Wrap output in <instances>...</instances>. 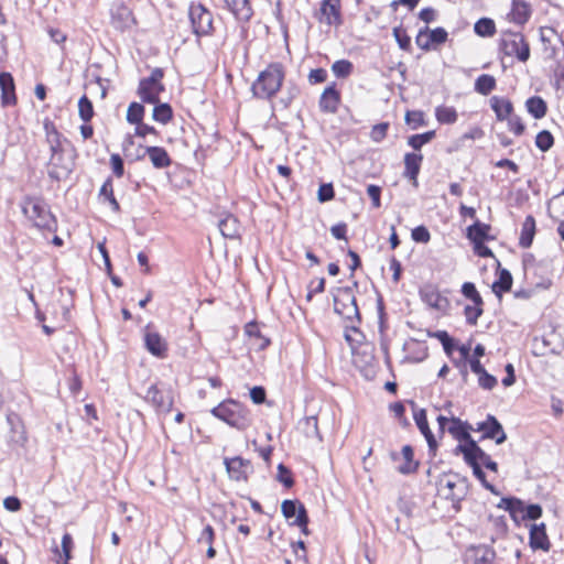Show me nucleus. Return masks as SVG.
<instances>
[{
	"label": "nucleus",
	"instance_id": "f257e3e1",
	"mask_svg": "<svg viewBox=\"0 0 564 564\" xmlns=\"http://www.w3.org/2000/svg\"><path fill=\"white\" fill-rule=\"evenodd\" d=\"M285 77L284 66L281 63H271L259 73L252 84L253 96L260 99H271L280 90Z\"/></svg>",
	"mask_w": 564,
	"mask_h": 564
},
{
	"label": "nucleus",
	"instance_id": "f03ea898",
	"mask_svg": "<svg viewBox=\"0 0 564 564\" xmlns=\"http://www.w3.org/2000/svg\"><path fill=\"white\" fill-rule=\"evenodd\" d=\"M212 414L240 431L248 429L252 422L248 409L234 400L221 402L212 410Z\"/></svg>",
	"mask_w": 564,
	"mask_h": 564
},
{
	"label": "nucleus",
	"instance_id": "7ed1b4c3",
	"mask_svg": "<svg viewBox=\"0 0 564 564\" xmlns=\"http://www.w3.org/2000/svg\"><path fill=\"white\" fill-rule=\"evenodd\" d=\"M25 217L37 228L52 229L55 220L45 202L40 197L25 196L21 202Z\"/></svg>",
	"mask_w": 564,
	"mask_h": 564
},
{
	"label": "nucleus",
	"instance_id": "20e7f679",
	"mask_svg": "<svg viewBox=\"0 0 564 564\" xmlns=\"http://www.w3.org/2000/svg\"><path fill=\"white\" fill-rule=\"evenodd\" d=\"M334 310L343 318L354 323L360 322L356 297L350 288H343L334 297Z\"/></svg>",
	"mask_w": 564,
	"mask_h": 564
},
{
	"label": "nucleus",
	"instance_id": "39448f33",
	"mask_svg": "<svg viewBox=\"0 0 564 564\" xmlns=\"http://www.w3.org/2000/svg\"><path fill=\"white\" fill-rule=\"evenodd\" d=\"M500 48L505 55L516 56L519 61L525 62L530 57V47L523 35L518 32L503 34Z\"/></svg>",
	"mask_w": 564,
	"mask_h": 564
},
{
	"label": "nucleus",
	"instance_id": "423d86ee",
	"mask_svg": "<svg viewBox=\"0 0 564 564\" xmlns=\"http://www.w3.org/2000/svg\"><path fill=\"white\" fill-rule=\"evenodd\" d=\"M51 153L47 171L48 176L55 181L68 177L74 167L73 160L65 156L63 149L51 151Z\"/></svg>",
	"mask_w": 564,
	"mask_h": 564
},
{
	"label": "nucleus",
	"instance_id": "0eeeda50",
	"mask_svg": "<svg viewBox=\"0 0 564 564\" xmlns=\"http://www.w3.org/2000/svg\"><path fill=\"white\" fill-rule=\"evenodd\" d=\"M144 400L150 403L158 413H169L174 403L172 391L159 388L155 384H152L148 389Z\"/></svg>",
	"mask_w": 564,
	"mask_h": 564
},
{
	"label": "nucleus",
	"instance_id": "6e6552de",
	"mask_svg": "<svg viewBox=\"0 0 564 564\" xmlns=\"http://www.w3.org/2000/svg\"><path fill=\"white\" fill-rule=\"evenodd\" d=\"M188 15L196 35L202 36L210 32L213 28L212 13L202 4L191 6Z\"/></svg>",
	"mask_w": 564,
	"mask_h": 564
},
{
	"label": "nucleus",
	"instance_id": "1a4fd4ad",
	"mask_svg": "<svg viewBox=\"0 0 564 564\" xmlns=\"http://www.w3.org/2000/svg\"><path fill=\"white\" fill-rule=\"evenodd\" d=\"M224 465L226 466L229 478L235 481H246L248 475L253 470L251 462L240 456L232 458L226 457Z\"/></svg>",
	"mask_w": 564,
	"mask_h": 564
},
{
	"label": "nucleus",
	"instance_id": "9d476101",
	"mask_svg": "<svg viewBox=\"0 0 564 564\" xmlns=\"http://www.w3.org/2000/svg\"><path fill=\"white\" fill-rule=\"evenodd\" d=\"M469 429L470 426L468 425V423L463 422L458 417H452L451 424L447 429L455 440L465 443L459 444L456 447V451L463 453V455L466 453V451L471 448V443H476L469 434Z\"/></svg>",
	"mask_w": 564,
	"mask_h": 564
},
{
	"label": "nucleus",
	"instance_id": "9b49d317",
	"mask_svg": "<svg viewBox=\"0 0 564 564\" xmlns=\"http://www.w3.org/2000/svg\"><path fill=\"white\" fill-rule=\"evenodd\" d=\"M281 509L286 519L295 517L292 524L302 528L303 533L307 534L308 518L303 505L297 506V502L294 500H284Z\"/></svg>",
	"mask_w": 564,
	"mask_h": 564
},
{
	"label": "nucleus",
	"instance_id": "f8f14e48",
	"mask_svg": "<svg viewBox=\"0 0 564 564\" xmlns=\"http://www.w3.org/2000/svg\"><path fill=\"white\" fill-rule=\"evenodd\" d=\"M477 431L484 433V438L495 440L497 444H502L507 438L502 425L494 415H488L486 421L478 423Z\"/></svg>",
	"mask_w": 564,
	"mask_h": 564
},
{
	"label": "nucleus",
	"instance_id": "ddd939ff",
	"mask_svg": "<svg viewBox=\"0 0 564 564\" xmlns=\"http://www.w3.org/2000/svg\"><path fill=\"white\" fill-rule=\"evenodd\" d=\"M467 564H498L496 562V552L488 545L470 546L466 551Z\"/></svg>",
	"mask_w": 564,
	"mask_h": 564
},
{
	"label": "nucleus",
	"instance_id": "4468645a",
	"mask_svg": "<svg viewBox=\"0 0 564 564\" xmlns=\"http://www.w3.org/2000/svg\"><path fill=\"white\" fill-rule=\"evenodd\" d=\"M319 21L327 25H340L341 13H340V0H324L321 3L319 9Z\"/></svg>",
	"mask_w": 564,
	"mask_h": 564
},
{
	"label": "nucleus",
	"instance_id": "2eb2a0df",
	"mask_svg": "<svg viewBox=\"0 0 564 564\" xmlns=\"http://www.w3.org/2000/svg\"><path fill=\"white\" fill-rule=\"evenodd\" d=\"M145 348L153 356L164 358L167 352V341L158 332L151 330L150 325L144 329Z\"/></svg>",
	"mask_w": 564,
	"mask_h": 564
},
{
	"label": "nucleus",
	"instance_id": "dca6fc26",
	"mask_svg": "<svg viewBox=\"0 0 564 564\" xmlns=\"http://www.w3.org/2000/svg\"><path fill=\"white\" fill-rule=\"evenodd\" d=\"M531 17V7L524 0H513L508 18L511 22L523 25Z\"/></svg>",
	"mask_w": 564,
	"mask_h": 564
},
{
	"label": "nucleus",
	"instance_id": "f3484780",
	"mask_svg": "<svg viewBox=\"0 0 564 564\" xmlns=\"http://www.w3.org/2000/svg\"><path fill=\"white\" fill-rule=\"evenodd\" d=\"M164 90L163 85H158L145 79H141L139 84V96L144 102L158 104L159 96Z\"/></svg>",
	"mask_w": 564,
	"mask_h": 564
},
{
	"label": "nucleus",
	"instance_id": "a211bd4d",
	"mask_svg": "<svg viewBox=\"0 0 564 564\" xmlns=\"http://www.w3.org/2000/svg\"><path fill=\"white\" fill-rule=\"evenodd\" d=\"M464 459L471 462L475 460L478 462L479 464L481 463L482 465H485L486 468H488L491 471L498 470L497 463L494 462L490 458V456L477 445V443H471V448L466 451V453L464 454Z\"/></svg>",
	"mask_w": 564,
	"mask_h": 564
},
{
	"label": "nucleus",
	"instance_id": "6ab92c4d",
	"mask_svg": "<svg viewBox=\"0 0 564 564\" xmlns=\"http://www.w3.org/2000/svg\"><path fill=\"white\" fill-rule=\"evenodd\" d=\"M0 89L2 105L10 106L17 101L14 82L10 73H0Z\"/></svg>",
	"mask_w": 564,
	"mask_h": 564
},
{
	"label": "nucleus",
	"instance_id": "aec40b11",
	"mask_svg": "<svg viewBox=\"0 0 564 564\" xmlns=\"http://www.w3.org/2000/svg\"><path fill=\"white\" fill-rule=\"evenodd\" d=\"M414 421L420 430V432L424 435L426 442H427V445H429V448L431 452H435L436 448H437V442L429 426V422H427V417H426V412L425 410H420L417 412L414 413Z\"/></svg>",
	"mask_w": 564,
	"mask_h": 564
},
{
	"label": "nucleus",
	"instance_id": "412c9836",
	"mask_svg": "<svg viewBox=\"0 0 564 564\" xmlns=\"http://www.w3.org/2000/svg\"><path fill=\"white\" fill-rule=\"evenodd\" d=\"M530 546L533 550L547 551L550 549V542L545 532V525L533 524L530 529Z\"/></svg>",
	"mask_w": 564,
	"mask_h": 564
},
{
	"label": "nucleus",
	"instance_id": "4be33fe9",
	"mask_svg": "<svg viewBox=\"0 0 564 564\" xmlns=\"http://www.w3.org/2000/svg\"><path fill=\"white\" fill-rule=\"evenodd\" d=\"M423 156L416 153H406L404 155V173L403 175L413 181L414 185H417V175L420 172Z\"/></svg>",
	"mask_w": 564,
	"mask_h": 564
},
{
	"label": "nucleus",
	"instance_id": "5701e85b",
	"mask_svg": "<svg viewBox=\"0 0 564 564\" xmlns=\"http://www.w3.org/2000/svg\"><path fill=\"white\" fill-rule=\"evenodd\" d=\"M340 100L339 93L334 86L325 88L319 99V108L324 112L334 113Z\"/></svg>",
	"mask_w": 564,
	"mask_h": 564
},
{
	"label": "nucleus",
	"instance_id": "b1692460",
	"mask_svg": "<svg viewBox=\"0 0 564 564\" xmlns=\"http://www.w3.org/2000/svg\"><path fill=\"white\" fill-rule=\"evenodd\" d=\"M226 8L238 19L248 21L252 15V10L248 0H224Z\"/></svg>",
	"mask_w": 564,
	"mask_h": 564
},
{
	"label": "nucleus",
	"instance_id": "393cba45",
	"mask_svg": "<svg viewBox=\"0 0 564 564\" xmlns=\"http://www.w3.org/2000/svg\"><path fill=\"white\" fill-rule=\"evenodd\" d=\"M490 106L500 121H505L513 111L512 102L505 97L492 96L490 98Z\"/></svg>",
	"mask_w": 564,
	"mask_h": 564
},
{
	"label": "nucleus",
	"instance_id": "a878e982",
	"mask_svg": "<svg viewBox=\"0 0 564 564\" xmlns=\"http://www.w3.org/2000/svg\"><path fill=\"white\" fill-rule=\"evenodd\" d=\"M145 151L154 167L164 169L171 165V158L164 148L148 147Z\"/></svg>",
	"mask_w": 564,
	"mask_h": 564
},
{
	"label": "nucleus",
	"instance_id": "bb28decb",
	"mask_svg": "<svg viewBox=\"0 0 564 564\" xmlns=\"http://www.w3.org/2000/svg\"><path fill=\"white\" fill-rule=\"evenodd\" d=\"M218 228L225 238L235 239L239 236L240 225L234 215H227L218 223Z\"/></svg>",
	"mask_w": 564,
	"mask_h": 564
},
{
	"label": "nucleus",
	"instance_id": "cd10ccee",
	"mask_svg": "<svg viewBox=\"0 0 564 564\" xmlns=\"http://www.w3.org/2000/svg\"><path fill=\"white\" fill-rule=\"evenodd\" d=\"M534 235H535V220L532 216H527L522 224L521 235L519 238V245L522 248L531 247Z\"/></svg>",
	"mask_w": 564,
	"mask_h": 564
},
{
	"label": "nucleus",
	"instance_id": "c85d7f7f",
	"mask_svg": "<svg viewBox=\"0 0 564 564\" xmlns=\"http://www.w3.org/2000/svg\"><path fill=\"white\" fill-rule=\"evenodd\" d=\"M422 300L431 307L441 308L445 299L441 296L437 289L433 285H425L420 291Z\"/></svg>",
	"mask_w": 564,
	"mask_h": 564
},
{
	"label": "nucleus",
	"instance_id": "c756f323",
	"mask_svg": "<svg viewBox=\"0 0 564 564\" xmlns=\"http://www.w3.org/2000/svg\"><path fill=\"white\" fill-rule=\"evenodd\" d=\"M525 108L528 112L535 119H542L547 111L546 102L539 96H533L527 99Z\"/></svg>",
	"mask_w": 564,
	"mask_h": 564
},
{
	"label": "nucleus",
	"instance_id": "7c9ffc66",
	"mask_svg": "<svg viewBox=\"0 0 564 564\" xmlns=\"http://www.w3.org/2000/svg\"><path fill=\"white\" fill-rule=\"evenodd\" d=\"M490 226L476 220L467 228V238L473 242L485 241L488 239Z\"/></svg>",
	"mask_w": 564,
	"mask_h": 564
},
{
	"label": "nucleus",
	"instance_id": "2f4dec72",
	"mask_svg": "<svg viewBox=\"0 0 564 564\" xmlns=\"http://www.w3.org/2000/svg\"><path fill=\"white\" fill-rule=\"evenodd\" d=\"M402 456L404 458V464L399 466V473L403 475L412 474L416 471L419 467V463L414 460L413 448L410 445H404L402 447Z\"/></svg>",
	"mask_w": 564,
	"mask_h": 564
},
{
	"label": "nucleus",
	"instance_id": "473e14b6",
	"mask_svg": "<svg viewBox=\"0 0 564 564\" xmlns=\"http://www.w3.org/2000/svg\"><path fill=\"white\" fill-rule=\"evenodd\" d=\"M112 20L119 29L129 28L134 23L132 12L123 6L118 7L117 10L112 12Z\"/></svg>",
	"mask_w": 564,
	"mask_h": 564
},
{
	"label": "nucleus",
	"instance_id": "72a5a7b5",
	"mask_svg": "<svg viewBox=\"0 0 564 564\" xmlns=\"http://www.w3.org/2000/svg\"><path fill=\"white\" fill-rule=\"evenodd\" d=\"M44 130L50 150L55 151L62 149V134L57 131L54 123L46 120L44 122Z\"/></svg>",
	"mask_w": 564,
	"mask_h": 564
},
{
	"label": "nucleus",
	"instance_id": "f704fd0d",
	"mask_svg": "<svg viewBox=\"0 0 564 564\" xmlns=\"http://www.w3.org/2000/svg\"><path fill=\"white\" fill-rule=\"evenodd\" d=\"M512 286V275L507 269L499 271V279L492 284V292L501 297L503 292L510 291Z\"/></svg>",
	"mask_w": 564,
	"mask_h": 564
},
{
	"label": "nucleus",
	"instance_id": "c9c22d12",
	"mask_svg": "<svg viewBox=\"0 0 564 564\" xmlns=\"http://www.w3.org/2000/svg\"><path fill=\"white\" fill-rule=\"evenodd\" d=\"M435 117L442 124H453L457 121L458 115L454 107L438 106L435 109Z\"/></svg>",
	"mask_w": 564,
	"mask_h": 564
},
{
	"label": "nucleus",
	"instance_id": "e433bc0d",
	"mask_svg": "<svg viewBox=\"0 0 564 564\" xmlns=\"http://www.w3.org/2000/svg\"><path fill=\"white\" fill-rule=\"evenodd\" d=\"M547 212L554 219L564 218V191L550 199Z\"/></svg>",
	"mask_w": 564,
	"mask_h": 564
},
{
	"label": "nucleus",
	"instance_id": "4c0bfd02",
	"mask_svg": "<svg viewBox=\"0 0 564 564\" xmlns=\"http://www.w3.org/2000/svg\"><path fill=\"white\" fill-rule=\"evenodd\" d=\"M496 88V79L488 74L480 75L475 82V90L484 96L489 95Z\"/></svg>",
	"mask_w": 564,
	"mask_h": 564
},
{
	"label": "nucleus",
	"instance_id": "58836bf2",
	"mask_svg": "<svg viewBox=\"0 0 564 564\" xmlns=\"http://www.w3.org/2000/svg\"><path fill=\"white\" fill-rule=\"evenodd\" d=\"M173 117L172 108L169 104H160L154 107L152 118L153 120L166 124Z\"/></svg>",
	"mask_w": 564,
	"mask_h": 564
},
{
	"label": "nucleus",
	"instance_id": "ea45409f",
	"mask_svg": "<svg viewBox=\"0 0 564 564\" xmlns=\"http://www.w3.org/2000/svg\"><path fill=\"white\" fill-rule=\"evenodd\" d=\"M474 30L479 36H491L496 32V25L491 19L481 18L475 23Z\"/></svg>",
	"mask_w": 564,
	"mask_h": 564
},
{
	"label": "nucleus",
	"instance_id": "a19ab883",
	"mask_svg": "<svg viewBox=\"0 0 564 564\" xmlns=\"http://www.w3.org/2000/svg\"><path fill=\"white\" fill-rule=\"evenodd\" d=\"M144 106L139 102H131L127 110V121L132 124L142 122L144 117Z\"/></svg>",
	"mask_w": 564,
	"mask_h": 564
},
{
	"label": "nucleus",
	"instance_id": "79ce46f5",
	"mask_svg": "<svg viewBox=\"0 0 564 564\" xmlns=\"http://www.w3.org/2000/svg\"><path fill=\"white\" fill-rule=\"evenodd\" d=\"M78 115L84 122L90 121L94 116L93 102L85 95L78 100Z\"/></svg>",
	"mask_w": 564,
	"mask_h": 564
},
{
	"label": "nucleus",
	"instance_id": "37998d69",
	"mask_svg": "<svg viewBox=\"0 0 564 564\" xmlns=\"http://www.w3.org/2000/svg\"><path fill=\"white\" fill-rule=\"evenodd\" d=\"M435 137V131H427L421 134L411 135L408 144L419 151L424 144L429 143Z\"/></svg>",
	"mask_w": 564,
	"mask_h": 564
},
{
	"label": "nucleus",
	"instance_id": "c03bdc74",
	"mask_svg": "<svg viewBox=\"0 0 564 564\" xmlns=\"http://www.w3.org/2000/svg\"><path fill=\"white\" fill-rule=\"evenodd\" d=\"M482 305L484 304H474L473 303V305H466L465 306L464 314H465V317H466V322L469 325H476L477 324L478 318L484 313Z\"/></svg>",
	"mask_w": 564,
	"mask_h": 564
},
{
	"label": "nucleus",
	"instance_id": "a18cd8bd",
	"mask_svg": "<svg viewBox=\"0 0 564 564\" xmlns=\"http://www.w3.org/2000/svg\"><path fill=\"white\" fill-rule=\"evenodd\" d=\"M332 70L336 77L345 78L351 74L352 64L347 59H339L333 64Z\"/></svg>",
	"mask_w": 564,
	"mask_h": 564
},
{
	"label": "nucleus",
	"instance_id": "49530a36",
	"mask_svg": "<svg viewBox=\"0 0 564 564\" xmlns=\"http://www.w3.org/2000/svg\"><path fill=\"white\" fill-rule=\"evenodd\" d=\"M554 143V138L550 131H540L535 138V145L543 152L549 151Z\"/></svg>",
	"mask_w": 564,
	"mask_h": 564
},
{
	"label": "nucleus",
	"instance_id": "de8ad7c7",
	"mask_svg": "<svg viewBox=\"0 0 564 564\" xmlns=\"http://www.w3.org/2000/svg\"><path fill=\"white\" fill-rule=\"evenodd\" d=\"M462 293L465 297L469 299L474 304H484V301L471 282H465L462 286Z\"/></svg>",
	"mask_w": 564,
	"mask_h": 564
},
{
	"label": "nucleus",
	"instance_id": "09e8293b",
	"mask_svg": "<svg viewBox=\"0 0 564 564\" xmlns=\"http://www.w3.org/2000/svg\"><path fill=\"white\" fill-rule=\"evenodd\" d=\"M465 462L473 468L474 475L481 481L482 486L486 489L490 490L491 492L497 494L496 490H495V487L486 480V475L482 471V469L480 467V464L478 462H475V460H473V462L471 460H465Z\"/></svg>",
	"mask_w": 564,
	"mask_h": 564
},
{
	"label": "nucleus",
	"instance_id": "8fccbe9b",
	"mask_svg": "<svg viewBox=\"0 0 564 564\" xmlns=\"http://www.w3.org/2000/svg\"><path fill=\"white\" fill-rule=\"evenodd\" d=\"M405 122L411 126L412 129H417L424 126V113L421 110H412L405 113Z\"/></svg>",
	"mask_w": 564,
	"mask_h": 564
},
{
	"label": "nucleus",
	"instance_id": "3c124183",
	"mask_svg": "<svg viewBox=\"0 0 564 564\" xmlns=\"http://www.w3.org/2000/svg\"><path fill=\"white\" fill-rule=\"evenodd\" d=\"M393 35L401 50L409 51L411 48V37L406 34L404 29L400 26L394 28Z\"/></svg>",
	"mask_w": 564,
	"mask_h": 564
},
{
	"label": "nucleus",
	"instance_id": "603ef678",
	"mask_svg": "<svg viewBox=\"0 0 564 564\" xmlns=\"http://www.w3.org/2000/svg\"><path fill=\"white\" fill-rule=\"evenodd\" d=\"M412 239L415 242L427 243L431 239L430 231L424 226H417L412 230Z\"/></svg>",
	"mask_w": 564,
	"mask_h": 564
},
{
	"label": "nucleus",
	"instance_id": "864d4df0",
	"mask_svg": "<svg viewBox=\"0 0 564 564\" xmlns=\"http://www.w3.org/2000/svg\"><path fill=\"white\" fill-rule=\"evenodd\" d=\"M278 479L280 482H282L288 488L293 486V478H292L291 470L283 464H280L278 466Z\"/></svg>",
	"mask_w": 564,
	"mask_h": 564
},
{
	"label": "nucleus",
	"instance_id": "5fc2aeb1",
	"mask_svg": "<svg viewBox=\"0 0 564 564\" xmlns=\"http://www.w3.org/2000/svg\"><path fill=\"white\" fill-rule=\"evenodd\" d=\"M508 121L509 130L512 131L517 135H521L524 132V124L521 121V118L517 115H511L506 119Z\"/></svg>",
	"mask_w": 564,
	"mask_h": 564
},
{
	"label": "nucleus",
	"instance_id": "6e6d98bb",
	"mask_svg": "<svg viewBox=\"0 0 564 564\" xmlns=\"http://www.w3.org/2000/svg\"><path fill=\"white\" fill-rule=\"evenodd\" d=\"M416 45L424 50L429 51L431 48V44L433 43L430 39L429 29L420 30L415 39Z\"/></svg>",
	"mask_w": 564,
	"mask_h": 564
},
{
	"label": "nucleus",
	"instance_id": "4d7b16f0",
	"mask_svg": "<svg viewBox=\"0 0 564 564\" xmlns=\"http://www.w3.org/2000/svg\"><path fill=\"white\" fill-rule=\"evenodd\" d=\"M478 384L485 390H491L496 387L497 379L487 371H484L478 375Z\"/></svg>",
	"mask_w": 564,
	"mask_h": 564
},
{
	"label": "nucleus",
	"instance_id": "13d9d810",
	"mask_svg": "<svg viewBox=\"0 0 564 564\" xmlns=\"http://www.w3.org/2000/svg\"><path fill=\"white\" fill-rule=\"evenodd\" d=\"M388 128H389V124L387 122H382V123L373 126V128L371 129V132H370L371 139L375 142L382 141L387 135Z\"/></svg>",
	"mask_w": 564,
	"mask_h": 564
},
{
	"label": "nucleus",
	"instance_id": "bf43d9fd",
	"mask_svg": "<svg viewBox=\"0 0 564 564\" xmlns=\"http://www.w3.org/2000/svg\"><path fill=\"white\" fill-rule=\"evenodd\" d=\"M110 164H111L112 172L117 177L123 176V173H124L123 160L121 159V156L119 154H116V153L111 154Z\"/></svg>",
	"mask_w": 564,
	"mask_h": 564
},
{
	"label": "nucleus",
	"instance_id": "052dcab7",
	"mask_svg": "<svg viewBox=\"0 0 564 564\" xmlns=\"http://www.w3.org/2000/svg\"><path fill=\"white\" fill-rule=\"evenodd\" d=\"M318 200L322 203L328 202L334 197V188L332 184H322L317 193Z\"/></svg>",
	"mask_w": 564,
	"mask_h": 564
},
{
	"label": "nucleus",
	"instance_id": "680f3d73",
	"mask_svg": "<svg viewBox=\"0 0 564 564\" xmlns=\"http://www.w3.org/2000/svg\"><path fill=\"white\" fill-rule=\"evenodd\" d=\"M73 547V538L69 533H65L62 539V551L64 554L65 563L70 560V551Z\"/></svg>",
	"mask_w": 564,
	"mask_h": 564
},
{
	"label": "nucleus",
	"instance_id": "e2e57ef3",
	"mask_svg": "<svg viewBox=\"0 0 564 564\" xmlns=\"http://www.w3.org/2000/svg\"><path fill=\"white\" fill-rule=\"evenodd\" d=\"M430 39L435 44H442L447 40V32L443 28H436L432 31H429Z\"/></svg>",
	"mask_w": 564,
	"mask_h": 564
},
{
	"label": "nucleus",
	"instance_id": "0e129e2a",
	"mask_svg": "<svg viewBox=\"0 0 564 564\" xmlns=\"http://www.w3.org/2000/svg\"><path fill=\"white\" fill-rule=\"evenodd\" d=\"M214 539H215V532H214V529L212 528V525L207 524L200 535L198 536V542L199 543H206L208 545H212L213 542H214Z\"/></svg>",
	"mask_w": 564,
	"mask_h": 564
},
{
	"label": "nucleus",
	"instance_id": "69168bd1",
	"mask_svg": "<svg viewBox=\"0 0 564 564\" xmlns=\"http://www.w3.org/2000/svg\"><path fill=\"white\" fill-rule=\"evenodd\" d=\"M542 516V508L539 505H529L524 508L523 518L531 520L539 519Z\"/></svg>",
	"mask_w": 564,
	"mask_h": 564
},
{
	"label": "nucleus",
	"instance_id": "338daca9",
	"mask_svg": "<svg viewBox=\"0 0 564 564\" xmlns=\"http://www.w3.org/2000/svg\"><path fill=\"white\" fill-rule=\"evenodd\" d=\"M327 78V72L323 68L312 69L308 75L311 84H318L325 82Z\"/></svg>",
	"mask_w": 564,
	"mask_h": 564
},
{
	"label": "nucleus",
	"instance_id": "774afa93",
	"mask_svg": "<svg viewBox=\"0 0 564 564\" xmlns=\"http://www.w3.org/2000/svg\"><path fill=\"white\" fill-rule=\"evenodd\" d=\"M135 126L137 127H135L134 133H135L137 137L144 138L148 134H154V135L158 134L156 129L154 127H152V126H149V124H145V123H142V122H140V123H138Z\"/></svg>",
	"mask_w": 564,
	"mask_h": 564
}]
</instances>
